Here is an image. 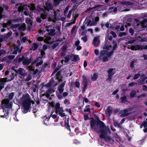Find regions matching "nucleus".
Instances as JSON below:
<instances>
[{
    "label": "nucleus",
    "instance_id": "35",
    "mask_svg": "<svg viewBox=\"0 0 147 147\" xmlns=\"http://www.w3.org/2000/svg\"><path fill=\"white\" fill-rule=\"evenodd\" d=\"M47 15L46 13H43L41 14L40 15V18L43 19H46L47 18Z\"/></svg>",
    "mask_w": 147,
    "mask_h": 147
},
{
    "label": "nucleus",
    "instance_id": "36",
    "mask_svg": "<svg viewBox=\"0 0 147 147\" xmlns=\"http://www.w3.org/2000/svg\"><path fill=\"white\" fill-rule=\"evenodd\" d=\"M82 77L83 79V80L82 84H88V82L87 81V79L85 76L83 75L82 76Z\"/></svg>",
    "mask_w": 147,
    "mask_h": 147
},
{
    "label": "nucleus",
    "instance_id": "30",
    "mask_svg": "<svg viewBox=\"0 0 147 147\" xmlns=\"http://www.w3.org/2000/svg\"><path fill=\"white\" fill-rule=\"evenodd\" d=\"M80 60V58L78 55H74L73 59H72V61L74 62H77Z\"/></svg>",
    "mask_w": 147,
    "mask_h": 147
},
{
    "label": "nucleus",
    "instance_id": "58",
    "mask_svg": "<svg viewBox=\"0 0 147 147\" xmlns=\"http://www.w3.org/2000/svg\"><path fill=\"white\" fill-rule=\"evenodd\" d=\"M74 84L75 86L76 87L78 88H79L80 87V84L79 82L76 81L75 82Z\"/></svg>",
    "mask_w": 147,
    "mask_h": 147
},
{
    "label": "nucleus",
    "instance_id": "61",
    "mask_svg": "<svg viewBox=\"0 0 147 147\" xmlns=\"http://www.w3.org/2000/svg\"><path fill=\"white\" fill-rule=\"evenodd\" d=\"M81 39L83 40L84 42H86L87 41V38L86 36L81 38Z\"/></svg>",
    "mask_w": 147,
    "mask_h": 147
},
{
    "label": "nucleus",
    "instance_id": "10",
    "mask_svg": "<svg viewBox=\"0 0 147 147\" xmlns=\"http://www.w3.org/2000/svg\"><path fill=\"white\" fill-rule=\"evenodd\" d=\"M121 112H123V113L120 115L121 117H126L127 116H129L131 115V112H129L127 109H124L123 111H121Z\"/></svg>",
    "mask_w": 147,
    "mask_h": 147
},
{
    "label": "nucleus",
    "instance_id": "27",
    "mask_svg": "<svg viewBox=\"0 0 147 147\" xmlns=\"http://www.w3.org/2000/svg\"><path fill=\"white\" fill-rule=\"evenodd\" d=\"M99 20V17H97L95 18H93L92 19V22L93 25L95 26L97 24V22Z\"/></svg>",
    "mask_w": 147,
    "mask_h": 147
},
{
    "label": "nucleus",
    "instance_id": "17",
    "mask_svg": "<svg viewBox=\"0 0 147 147\" xmlns=\"http://www.w3.org/2000/svg\"><path fill=\"white\" fill-rule=\"evenodd\" d=\"M47 31L48 32V35L51 36H55V30L54 29H51L50 30L47 29Z\"/></svg>",
    "mask_w": 147,
    "mask_h": 147
},
{
    "label": "nucleus",
    "instance_id": "57",
    "mask_svg": "<svg viewBox=\"0 0 147 147\" xmlns=\"http://www.w3.org/2000/svg\"><path fill=\"white\" fill-rule=\"evenodd\" d=\"M110 34H112V35L114 38H115L116 37L117 35L116 33L113 31H111L110 32Z\"/></svg>",
    "mask_w": 147,
    "mask_h": 147
},
{
    "label": "nucleus",
    "instance_id": "18",
    "mask_svg": "<svg viewBox=\"0 0 147 147\" xmlns=\"http://www.w3.org/2000/svg\"><path fill=\"white\" fill-rule=\"evenodd\" d=\"M22 51V49H20L19 46H16L14 48L12 54H17V52L20 53Z\"/></svg>",
    "mask_w": 147,
    "mask_h": 147
},
{
    "label": "nucleus",
    "instance_id": "22",
    "mask_svg": "<svg viewBox=\"0 0 147 147\" xmlns=\"http://www.w3.org/2000/svg\"><path fill=\"white\" fill-rule=\"evenodd\" d=\"M98 40L99 38L98 37H95L94 38L93 42V44L94 46L96 47L98 45L99 42H98Z\"/></svg>",
    "mask_w": 147,
    "mask_h": 147
},
{
    "label": "nucleus",
    "instance_id": "12",
    "mask_svg": "<svg viewBox=\"0 0 147 147\" xmlns=\"http://www.w3.org/2000/svg\"><path fill=\"white\" fill-rule=\"evenodd\" d=\"M45 9L48 11L52 10L53 9V7L51 3L48 1L45 3Z\"/></svg>",
    "mask_w": 147,
    "mask_h": 147
},
{
    "label": "nucleus",
    "instance_id": "43",
    "mask_svg": "<svg viewBox=\"0 0 147 147\" xmlns=\"http://www.w3.org/2000/svg\"><path fill=\"white\" fill-rule=\"evenodd\" d=\"M5 36L3 35H1L0 36V42H1L4 40L5 39Z\"/></svg>",
    "mask_w": 147,
    "mask_h": 147
},
{
    "label": "nucleus",
    "instance_id": "14",
    "mask_svg": "<svg viewBox=\"0 0 147 147\" xmlns=\"http://www.w3.org/2000/svg\"><path fill=\"white\" fill-rule=\"evenodd\" d=\"M62 95L61 94H58L57 95V97L59 99L61 100L63 99V97H65L68 95V93L67 92H64L63 93Z\"/></svg>",
    "mask_w": 147,
    "mask_h": 147
},
{
    "label": "nucleus",
    "instance_id": "2",
    "mask_svg": "<svg viewBox=\"0 0 147 147\" xmlns=\"http://www.w3.org/2000/svg\"><path fill=\"white\" fill-rule=\"evenodd\" d=\"M23 101L22 103V111L23 113L26 114L30 111V110L31 108V102L30 97L28 94H27L22 97Z\"/></svg>",
    "mask_w": 147,
    "mask_h": 147
},
{
    "label": "nucleus",
    "instance_id": "5",
    "mask_svg": "<svg viewBox=\"0 0 147 147\" xmlns=\"http://www.w3.org/2000/svg\"><path fill=\"white\" fill-rule=\"evenodd\" d=\"M1 105L3 109L11 107V104L9 103V100L8 99H5L2 100Z\"/></svg>",
    "mask_w": 147,
    "mask_h": 147
},
{
    "label": "nucleus",
    "instance_id": "62",
    "mask_svg": "<svg viewBox=\"0 0 147 147\" xmlns=\"http://www.w3.org/2000/svg\"><path fill=\"white\" fill-rule=\"evenodd\" d=\"M38 69H36L33 71L31 72V73L33 74V75H34L36 74L37 73H38Z\"/></svg>",
    "mask_w": 147,
    "mask_h": 147
},
{
    "label": "nucleus",
    "instance_id": "31",
    "mask_svg": "<svg viewBox=\"0 0 147 147\" xmlns=\"http://www.w3.org/2000/svg\"><path fill=\"white\" fill-rule=\"evenodd\" d=\"M113 47L112 50L113 51L115 50V49L117 47V44L116 42V41L115 40H113Z\"/></svg>",
    "mask_w": 147,
    "mask_h": 147
},
{
    "label": "nucleus",
    "instance_id": "23",
    "mask_svg": "<svg viewBox=\"0 0 147 147\" xmlns=\"http://www.w3.org/2000/svg\"><path fill=\"white\" fill-rule=\"evenodd\" d=\"M63 0H53V5L54 7H57L61 1H63Z\"/></svg>",
    "mask_w": 147,
    "mask_h": 147
},
{
    "label": "nucleus",
    "instance_id": "39",
    "mask_svg": "<svg viewBox=\"0 0 147 147\" xmlns=\"http://www.w3.org/2000/svg\"><path fill=\"white\" fill-rule=\"evenodd\" d=\"M86 23H87V26H94V25H93V23L92 22V20H89L87 21V22Z\"/></svg>",
    "mask_w": 147,
    "mask_h": 147
},
{
    "label": "nucleus",
    "instance_id": "60",
    "mask_svg": "<svg viewBox=\"0 0 147 147\" xmlns=\"http://www.w3.org/2000/svg\"><path fill=\"white\" fill-rule=\"evenodd\" d=\"M69 6H66V7H65L64 11V14H65L67 12L68 10H69Z\"/></svg>",
    "mask_w": 147,
    "mask_h": 147
},
{
    "label": "nucleus",
    "instance_id": "29",
    "mask_svg": "<svg viewBox=\"0 0 147 147\" xmlns=\"http://www.w3.org/2000/svg\"><path fill=\"white\" fill-rule=\"evenodd\" d=\"M98 78L97 74L95 73L93 74V76L91 77V80L93 81H95Z\"/></svg>",
    "mask_w": 147,
    "mask_h": 147
},
{
    "label": "nucleus",
    "instance_id": "53",
    "mask_svg": "<svg viewBox=\"0 0 147 147\" xmlns=\"http://www.w3.org/2000/svg\"><path fill=\"white\" fill-rule=\"evenodd\" d=\"M65 81L62 83L59 86H58V88H63V87H64L65 85Z\"/></svg>",
    "mask_w": 147,
    "mask_h": 147
},
{
    "label": "nucleus",
    "instance_id": "34",
    "mask_svg": "<svg viewBox=\"0 0 147 147\" xmlns=\"http://www.w3.org/2000/svg\"><path fill=\"white\" fill-rule=\"evenodd\" d=\"M36 8V10L38 12H40V11H45V9L41 7H40V6L38 5H37Z\"/></svg>",
    "mask_w": 147,
    "mask_h": 147
},
{
    "label": "nucleus",
    "instance_id": "32",
    "mask_svg": "<svg viewBox=\"0 0 147 147\" xmlns=\"http://www.w3.org/2000/svg\"><path fill=\"white\" fill-rule=\"evenodd\" d=\"M59 45V43L56 42L55 43H54L50 47L51 49V50H54L56 48V47L58 46Z\"/></svg>",
    "mask_w": 147,
    "mask_h": 147
},
{
    "label": "nucleus",
    "instance_id": "4",
    "mask_svg": "<svg viewBox=\"0 0 147 147\" xmlns=\"http://www.w3.org/2000/svg\"><path fill=\"white\" fill-rule=\"evenodd\" d=\"M41 57H39L37 58L36 60L34 61V63H36V66H39V65H41L42 64L43 61L42 60H41L42 58H44V55H45V52L43 50H41Z\"/></svg>",
    "mask_w": 147,
    "mask_h": 147
},
{
    "label": "nucleus",
    "instance_id": "56",
    "mask_svg": "<svg viewBox=\"0 0 147 147\" xmlns=\"http://www.w3.org/2000/svg\"><path fill=\"white\" fill-rule=\"evenodd\" d=\"M55 28H56V30H58L59 32V35H60L61 34V28L59 26H57L55 27Z\"/></svg>",
    "mask_w": 147,
    "mask_h": 147
},
{
    "label": "nucleus",
    "instance_id": "45",
    "mask_svg": "<svg viewBox=\"0 0 147 147\" xmlns=\"http://www.w3.org/2000/svg\"><path fill=\"white\" fill-rule=\"evenodd\" d=\"M145 80L143 79H142L141 80H139L138 81V83L139 85H143L145 84Z\"/></svg>",
    "mask_w": 147,
    "mask_h": 147
},
{
    "label": "nucleus",
    "instance_id": "49",
    "mask_svg": "<svg viewBox=\"0 0 147 147\" xmlns=\"http://www.w3.org/2000/svg\"><path fill=\"white\" fill-rule=\"evenodd\" d=\"M140 75V74L139 73L135 74L134 76L133 80L137 79L138 78H139Z\"/></svg>",
    "mask_w": 147,
    "mask_h": 147
},
{
    "label": "nucleus",
    "instance_id": "47",
    "mask_svg": "<svg viewBox=\"0 0 147 147\" xmlns=\"http://www.w3.org/2000/svg\"><path fill=\"white\" fill-rule=\"evenodd\" d=\"M12 34V32L11 31H10L7 33V34H6V35H5V36L6 38H9L11 36V35Z\"/></svg>",
    "mask_w": 147,
    "mask_h": 147
},
{
    "label": "nucleus",
    "instance_id": "63",
    "mask_svg": "<svg viewBox=\"0 0 147 147\" xmlns=\"http://www.w3.org/2000/svg\"><path fill=\"white\" fill-rule=\"evenodd\" d=\"M126 34V33L125 32H121L119 33L118 36L119 37H121L125 35Z\"/></svg>",
    "mask_w": 147,
    "mask_h": 147
},
{
    "label": "nucleus",
    "instance_id": "42",
    "mask_svg": "<svg viewBox=\"0 0 147 147\" xmlns=\"http://www.w3.org/2000/svg\"><path fill=\"white\" fill-rule=\"evenodd\" d=\"M114 53V51L111 50V51H110V52L107 53V56L108 57H111V55H112V54Z\"/></svg>",
    "mask_w": 147,
    "mask_h": 147
},
{
    "label": "nucleus",
    "instance_id": "51",
    "mask_svg": "<svg viewBox=\"0 0 147 147\" xmlns=\"http://www.w3.org/2000/svg\"><path fill=\"white\" fill-rule=\"evenodd\" d=\"M120 124L118 123L117 122L114 121L113 122V125L115 127H119Z\"/></svg>",
    "mask_w": 147,
    "mask_h": 147
},
{
    "label": "nucleus",
    "instance_id": "19",
    "mask_svg": "<svg viewBox=\"0 0 147 147\" xmlns=\"http://www.w3.org/2000/svg\"><path fill=\"white\" fill-rule=\"evenodd\" d=\"M54 92V90L53 89L51 88L47 91L45 92V94L46 97H48L50 96V94L52 93L53 92Z\"/></svg>",
    "mask_w": 147,
    "mask_h": 147
},
{
    "label": "nucleus",
    "instance_id": "16",
    "mask_svg": "<svg viewBox=\"0 0 147 147\" xmlns=\"http://www.w3.org/2000/svg\"><path fill=\"white\" fill-rule=\"evenodd\" d=\"M31 59H28L27 57L22 61V63L24 65H28L31 63Z\"/></svg>",
    "mask_w": 147,
    "mask_h": 147
},
{
    "label": "nucleus",
    "instance_id": "24",
    "mask_svg": "<svg viewBox=\"0 0 147 147\" xmlns=\"http://www.w3.org/2000/svg\"><path fill=\"white\" fill-rule=\"evenodd\" d=\"M137 92L135 90H133L131 91L130 94V97L131 98H134L136 97Z\"/></svg>",
    "mask_w": 147,
    "mask_h": 147
},
{
    "label": "nucleus",
    "instance_id": "59",
    "mask_svg": "<svg viewBox=\"0 0 147 147\" xmlns=\"http://www.w3.org/2000/svg\"><path fill=\"white\" fill-rule=\"evenodd\" d=\"M64 59H64V61L65 63H68L70 60V59H69V57L68 56L64 57Z\"/></svg>",
    "mask_w": 147,
    "mask_h": 147
},
{
    "label": "nucleus",
    "instance_id": "37",
    "mask_svg": "<svg viewBox=\"0 0 147 147\" xmlns=\"http://www.w3.org/2000/svg\"><path fill=\"white\" fill-rule=\"evenodd\" d=\"M14 95V93L12 92L11 93L9 94L8 95L9 99V100H12L13 98V96Z\"/></svg>",
    "mask_w": 147,
    "mask_h": 147
},
{
    "label": "nucleus",
    "instance_id": "3",
    "mask_svg": "<svg viewBox=\"0 0 147 147\" xmlns=\"http://www.w3.org/2000/svg\"><path fill=\"white\" fill-rule=\"evenodd\" d=\"M55 113L58 114L61 117H63L65 116V113H64V110L62 107H60V104L59 102H57L55 106Z\"/></svg>",
    "mask_w": 147,
    "mask_h": 147
},
{
    "label": "nucleus",
    "instance_id": "20",
    "mask_svg": "<svg viewBox=\"0 0 147 147\" xmlns=\"http://www.w3.org/2000/svg\"><path fill=\"white\" fill-rule=\"evenodd\" d=\"M25 24L24 23H23L18 28V31H20L21 32L24 31L25 30Z\"/></svg>",
    "mask_w": 147,
    "mask_h": 147
},
{
    "label": "nucleus",
    "instance_id": "21",
    "mask_svg": "<svg viewBox=\"0 0 147 147\" xmlns=\"http://www.w3.org/2000/svg\"><path fill=\"white\" fill-rule=\"evenodd\" d=\"M64 127L67 129L71 131V129L70 128V126L69 125V120L67 119V121H64Z\"/></svg>",
    "mask_w": 147,
    "mask_h": 147
},
{
    "label": "nucleus",
    "instance_id": "54",
    "mask_svg": "<svg viewBox=\"0 0 147 147\" xmlns=\"http://www.w3.org/2000/svg\"><path fill=\"white\" fill-rule=\"evenodd\" d=\"M129 32L131 36L133 35L134 34V30L132 28H130L129 29Z\"/></svg>",
    "mask_w": 147,
    "mask_h": 147
},
{
    "label": "nucleus",
    "instance_id": "48",
    "mask_svg": "<svg viewBox=\"0 0 147 147\" xmlns=\"http://www.w3.org/2000/svg\"><path fill=\"white\" fill-rule=\"evenodd\" d=\"M20 26V25L19 24H15L12 25L11 27H12V28H18Z\"/></svg>",
    "mask_w": 147,
    "mask_h": 147
},
{
    "label": "nucleus",
    "instance_id": "9",
    "mask_svg": "<svg viewBox=\"0 0 147 147\" xmlns=\"http://www.w3.org/2000/svg\"><path fill=\"white\" fill-rule=\"evenodd\" d=\"M7 78H4L0 79V91L4 88V85L6 82Z\"/></svg>",
    "mask_w": 147,
    "mask_h": 147
},
{
    "label": "nucleus",
    "instance_id": "26",
    "mask_svg": "<svg viewBox=\"0 0 147 147\" xmlns=\"http://www.w3.org/2000/svg\"><path fill=\"white\" fill-rule=\"evenodd\" d=\"M121 102L123 103L125 102H127V97L125 95H124L123 96H121L120 97Z\"/></svg>",
    "mask_w": 147,
    "mask_h": 147
},
{
    "label": "nucleus",
    "instance_id": "25",
    "mask_svg": "<svg viewBox=\"0 0 147 147\" xmlns=\"http://www.w3.org/2000/svg\"><path fill=\"white\" fill-rule=\"evenodd\" d=\"M20 55H18V56H17L16 58H18V62L19 63H20L21 62L23 61V60H24V59H26L27 57H24V56L23 55L22 56V57H18L20 56Z\"/></svg>",
    "mask_w": 147,
    "mask_h": 147
},
{
    "label": "nucleus",
    "instance_id": "52",
    "mask_svg": "<svg viewBox=\"0 0 147 147\" xmlns=\"http://www.w3.org/2000/svg\"><path fill=\"white\" fill-rule=\"evenodd\" d=\"M138 40H139V41L141 42H144L145 41V39L142 38L141 37L139 36L138 37Z\"/></svg>",
    "mask_w": 147,
    "mask_h": 147
},
{
    "label": "nucleus",
    "instance_id": "55",
    "mask_svg": "<svg viewBox=\"0 0 147 147\" xmlns=\"http://www.w3.org/2000/svg\"><path fill=\"white\" fill-rule=\"evenodd\" d=\"M53 112H52L50 116H49V119L51 117L53 118V119H55L56 118L57 116L56 115H53Z\"/></svg>",
    "mask_w": 147,
    "mask_h": 147
},
{
    "label": "nucleus",
    "instance_id": "40",
    "mask_svg": "<svg viewBox=\"0 0 147 147\" xmlns=\"http://www.w3.org/2000/svg\"><path fill=\"white\" fill-rule=\"evenodd\" d=\"M32 78L31 77V75L30 74H29L26 76V78L25 80V81H29Z\"/></svg>",
    "mask_w": 147,
    "mask_h": 147
},
{
    "label": "nucleus",
    "instance_id": "64",
    "mask_svg": "<svg viewBox=\"0 0 147 147\" xmlns=\"http://www.w3.org/2000/svg\"><path fill=\"white\" fill-rule=\"evenodd\" d=\"M108 57H103L102 58V59H103V62H106L108 61Z\"/></svg>",
    "mask_w": 147,
    "mask_h": 147
},
{
    "label": "nucleus",
    "instance_id": "44",
    "mask_svg": "<svg viewBox=\"0 0 147 147\" xmlns=\"http://www.w3.org/2000/svg\"><path fill=\"white\" fill-rule=\"evenodd\" d=\"M61 75V71H59L57 72L56 74V77L57 80L59 79L60 76Z\"/></svg>",
    "mask_w": 147,
    "mask_h": 147
},
{
    "label": "nucleus",
    "instance_id": "8",
    "mask_svg": "<svg viewBox=\"0 0 147 147\" xmlns=\"http://www.w3.org/2000/svg\"><path fill=\"white\" fill-rule=\"evenodd\" d=\"M16 74H19L23 77L26 76L27 74L25 72V70L22 68H19L18 69V71L16 73Z\"/></svg>",
    "mask_w": 147,
    "mask_h": 147
},
{
    "label": "nucleus",
    "instance_id": "33",
    "mask_svg": "<svg viewBox=\"0 0 147 147\" xmlns=\"http://www.w3.org/2000/svg\"><path fill=\"white\" fill-rule=\"evenodd\" d=\"M90 105H87L86 106V108L84 109V112H90Z\"/></svg>",
    "mask_w": 147,
    "mask_h": 147
},
{
    "label": "nucleus",
    "instance_id": "1",
    "mask_svg": "<svg viewBox=\"0 0 147 147\" xmlns=\"http://www.w3.org/2000/svg\"><path fill=\"white\" fill-rule=\"evenodd\" d=\"M84 120L90 119V126L92 130L96 131L99 127V129L98 132L100 134L99 138L104 139L105 142L108 144H113L114 140L110 136L108 135V134H111L110 129L108 127L106 126L104 123L101 121L97 119V120L94 119L93 118H89L88 115H84Z\"/></svg>",
    "mask_w": 147,
    "mask_h": 147
},
{
    "label": "nucleus",
    "instance_id": "46",
    "mask_svg": "<svg viewBox=\"0 0 147 147\" xmlns=\"http://www.w3.org/2000/svg\"><path fill=\"white\" fill-rule=\"evenodd\" d=\"M64 104L67 105H69L70 104V101L68 99H65L64 101Z\"/></svg>",
    "mask_w": 147,
    "mask_h": 147
},
{
    "label": "nucleus",
    "instance_id": "6",
    "mask_svg": "<svg viewBox=\"0 0 147 147\" xmlns=\"http://www.w3.org/2000/svg\"><path fill=\"white\" fill-rule=\"evenodd\" d=\"M129 48L132 51H136L139 50L142 51L143 49V46L141 45H132Z\"/></svg>",
    "mask_w": 147,
    "mask_h": 147
},
{
    "label": "nucleus",
    "instance_id": "15",
    "mask_svg": "<svg viewBox=\"0 0 147 147\" xmlns=\"http://www.w3.org/2000/svg\"><path fill=\"white\" fill-rule=\"evenodd\" d=\"M49 64L48 63H45L43 65H42V67H41V71L45 72L48 69L47 67H49Z\"/></svg>",
    "mask_w": 147,
    "mask_h": 147
},
{
    "label": "nucleus",
    "instance_id": "7",
    "mask_svg": "<svg viewBox=\"0 0 147 147\" xmlns=\"http://www.w3.org/2000/svg\"><path fill=\"white\" fill-rule=\"evenodd\" d=\"M132 2L129 1H124L121 3L119 4L120 8H125L127 6H131L133 5Z\"/></svg>",
    "mask_w": 147,
    "mask_h": 147
},
{
    "label": "nucleus",
    "instance_id": "41",
    "mask_svg": "<svg viewBox=\"0 0 147 147\" xmlns=\"http://www.w3.org/2000/svg\"><path fill=\"white\" fill-rule=\"evenodd\" d=\"M84 84V87L82 89V92L84 93L87 88V86L88 84Z\"/></svg>",
    "mask_w": 147,
    "mask_h": 147
},
{
    "label": "nucleus",
    "instance_id": "38",
    "mask_svg": "<svg viewBox=\"0 0 147 147\" xmlns=\"http://www.w3.org/2000/svg\"><path fill=\"white\" fill-rule=\"evenodd\" d=\"M10 78L7 80V78L6 79V81L7 82H11V80H13L14 79L15 76H14L13 74H12V75H11V76H10Z\"/></svg>",
    "mask_w": 147,
    "mask_h": 147
},
{
    "label": "nucleus",
    "instance_id": "28",
    "mask_svg": "<svg viewBox=\"0 0 147 147\" xmlns=\"http://www.w3.org/2000/svg\"><path fill=\"white\" fill-rule=\"evenodd\" d=\"M38 47V45L36 43H34L33 44V46L31 48V50L35 51L36 50Z\"/></svg>",
    "mask_w": 147,
    "mask_h": 147
},
{
    "label": "nucleus",
    "instance_id": "11",
    "mask_svg": "<svg viewBox=\"0 0 147 147\" xmlns=\"http://www.w3.org/2000/svg\"><path fill=\"white\" fill-rule=\"evenodd\" d=\"M112 107L111 106L108 107L105 111V114L107 115V117H109L112 112Z\"/></svg>",
    "mask_w": 147,
    "mask_h": 147
},
{
    "label": "nucleus",
    "instance_id": "50",
    "mask_svg": "<svg viewBox=\"0 0 147 147\" xmlns=\"http://www.w3.org/2000/svg\"><path fill=\"white\" fill-rule=\"evenodd\" d=\"M107 51L105 50L101 51L100 52V54L102 56H103L107 54Z\"/></svg>",
    "mask_w": 147,
    "mask_h": 147
},
{
    "label": "nucleus",
    "instance_id": "13",
    "mask_svg": "<svg viewBox=\"0 0 147 147\" xmlns=\"http://www.w3.org/2000/svg\"><path fill=\"white\" fill-rule=\"evenodd\" d=\"M147 19H144L142 21H140V26L142 28H146L147 31Z\"/></svg>",
    "mask_w": 147,
    "mask_h": 147
}]
</instances>
